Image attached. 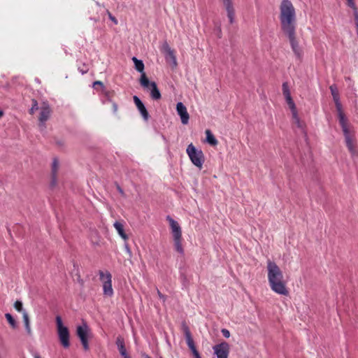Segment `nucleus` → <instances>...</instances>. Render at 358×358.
I'll return each mask as SVG.
<instances>
[{
	"mask_svg": "<svg viewBox=\"0 0 358 358\" xmlns=\"http://www.w3.org/2000/svg\"><path fill=\"white\" fill-rule=\"evenodd\" d=\"M100 280L103 283V294L108 296H111L113 294V289L112 287V275L108 271H99Z\"/></svg>",
	"mask_w": 358,
	"mask_h": 358,
	"instance_id": "5",
	"label": "nucleus"
},
{
	"mask_svg": "<svg viewBox=\"0 0 358 358\" xmlns=\"http://www.w3.org/2000/svg\"><path fill=\"white\" fill-rule=\"evenodd\" d=\"M126 248L127 249L128 251H129V248L127 245H126Z\"/></svg>",
	"mask_w": 358,
	"mask_h": 358,
	"instance_id": "49",
	"label": "nucleus"
},
{
	"mask_svg": "<svg viewBox=\"0 0 358 358\" xmlns=\"http://www.w3.org/2000/svg\"><path fill=\"white\" fill-rule=\"evenodd\" d=\"M187 153L192 164L200 169L204 162V155L201 150H196L192 143H190L187 148Z\"/></svg>",
	"mask_w": 358,
	"mask_h": 358,
	"instance_id": "4",
	"label": "nucleus"
},
{
	"mask_svg": "<svg viewBox=\"0 0 358 358\" xmlns=\"http://www.w3.org/2000/svg\"><path fill=\"white\" fill-rule=\"evenodd\" d=\"M334 103H335V105H336V108L338 114L343 113V109H342V105H341V103L340 102V100L335 101Z\"/></svg>",
	"mask_w": 358,
	"mask_h": 358,
	"instance_id": "33",
	"label": "nucleus"
},
{
	"mask_svg": "<svg viewBox=\"0 0 358 358\" xmlns=\"http://www.w3.org/2000/svg\"><path fill=\"white\" fill-rule=\"evenodd\" d=\"M113 109L115 113L117 110V105L115 103H113Z\"/></svg>",
	"mask_w": 358,
	"mask_h": 358,
	"instance_id": "45",
	"label": "nucleus"
},
{
	"mask_svg": "<svg viewBox=\"0 0 358 358\" xmlns=\"http://www.w3.org/2000/svg\"><path fill=\"white\" fill-rule=\"evenodd\" d=\"M173 241L176 250L180 254H183L184 250L182 245V238H173Z\"/></svg>",
	"mask_w": 358,
	"mask_h": 358,
	"instance_id": "20",
	"label": "nucleus"
},
{
	"mask_svg": "<svg viewBox=\"0 0 358 358\" xmlns=\"http://www.w3.org/2000/svg\"><path fill=\"white\" fill-rule=\"evenodd\" d=\"M90 331V328L86 323H83L82 325H78L76 329L77 336L80 338L83 348L85 350H89L88 336Z\"/></svg>",
	"mask_w": 358,
	"mask_h": 358,
	"instance_id": "6",
	"label": "nucleus"
},
{
	"mask_svg": "<svg viewBox=\"0 0 358 358\" xmlns=\"http://www.w3.org/2000/svg\"><path fill=\"white\" fill-rule=\"evenodd\" d=\"M96 86H100L101 87H103V84L101 81L97 80L94 82L93 87L94 88H96Z\"/></svg>",
	"mask_w": 358,
	"mask_h": 358,
	"instance_id": "37",
	"label": "nucleus"
},
{
	"mask_svg": "<svg viewBox=\"0 0 358 358\" xmlns=\"http://www.w3.org/2000/svg\"><path fill=\"white\" fill-rule=\"evenodd\" d=\"M348 4L350 7H352V8H353L355 6L353 0H348Z\"/></svg>",
	"mask_w": 358,
	"mask_h": 358,
	"instance_id": "43",
	"label": "nucleus"
},
{
	"mask_svg": "<svg viewBox=\"0 0 358 358\" xmlns=\"http://www.w3.org/2000/svg\"><path fill=\"white\" fill-rule=\"evenodd\" d=\"M132 60L135 65V69L138 72L141 73V78H140V83L142 87H148L150 81L146 76L145 72H144V64L141 60L138 59L136 57H134L132 58Z\"/></svg>",
	"mask_w": 358,
	"mask_h": 358,
	"instance_id": "8",
	"label": "nucleus"
},
{
	"mask_svg": "<svg viewBox=\"0 0 358 358\" xmlns=\"http://www.w3.org/2000/svg\"><path fill=\"white\" fill-rule=\"evenodd\" d=\"M121 355V356L123 357V358H131L130 356L128 355L127 350L120 353Z\"/></svg>",
	"mask_w": 358,
	"mask_h": 358,
	"instance_id": "40",
	"label": "nucleus"
},
{
	"mask_svg": "<svg viewBox=\"0 0 358 358\" xmlns=\"http://www.w3.org/2000/svg\"><path fill=\"white\" fill-rule=\"evenodd\" d=\"M51 110L49 106L46 103H43L41 108L39 121L41 123H44L47 121L50 115Z\"/></svg>",
	"mask_w": 358,
	"mask_h": 358,
	"instance_id": "15",
	"label": "nucleus"
},
{
	"mask_svg": "<svg viewBox=\"0 0 358 358\" xmlns=\"http://www.w3.org/2000/svg\"><path fill=\"white\" fill-rule=\"evenodd\" d=\"M56 323L59 341L64 348H69L70 346L69 331L68 328L63 324L59 315H57L56 317Z\"/></svg>",
	"mask_w": 358,
	"mask_h": 358,
	"instance_id": "3",
	"label": "nucleus"
},
{
	"mask_svg": "<svg viewBox=\"0 0 358 358\" xmlns=\"http://www.w3.org/2000/svg\"><path fill=\"white\" fill-rule=\"evenodd\" d=\"M116 187H117V191L119 192V193H120L122 196H125V193H124V190L122 189V187H121L119 185H116Z\"/></svg>",
	"mask_w": 358,
	"mask_h": 358,
	"instance_id": "38",
	"label": "nucleus"
},
{
	"mask_svg": "<svg viewBox=\"0 0 358 358\" xmlns=\"http://www.w3.org/2000/svg\"><path fill=\"white\" fill-rule=\"evenodd\" d=\"M117 347L124 346V339L122 336H118L115 341Z\"/></svg>",
	"mask_w": 358,
	"mask_h": 358,
	"instance_id": "31",
	"label": "nucleus"
},
{
	"mask_svg": "<svg viewBox=\"0 0 358 358\" xmlns=\"http://www.w3.org/2000/svg\"><path fill=\"white\" fill-rule=\"evenodd\" d=\"M166 220L169 222L173 238H182V229L178 222L170 216H167Z\"/></svg>",
	"mask_w": 358,
	"mask_h": 358,
	"instance_id": "10",
	"label": "nucleus"
},
{
	"mask_svg": "<svg viewBox=\"0 0 358 358\" xmlns=\"http://www.w3.org/2000/svg\"><path fill=\"white\" fill-rule=\"evenodd\" d=\"M176 110L180 117L181 122L187 124L189 122V115L185 106L182 102H178L176 105Z\"/></svg>",
	"mask_w": 358,
	"mask_h": 358,
	"instance_id": "12",
	"label": "nucleus"
},
{
	"mask_svg": "<svg viewBox=\"0 0 358 358\" xmlns=\"http://www.w3.org/2000/svg\"><path fill=\"white\" fill-rule=\"evenodd\" d=\"M148 88L150 89V96L152 99L155 100H159L161 99V93L157 88V84L155 82H150Z\"/></svg>",
	"mask_w": 358,
	"mask_h": 358,
	"instance_id": "16",
	"label": "nucleus"
},
{
	"mask_svg": "<svg viewBox=\"0 0 358 358\" xmlns=\"http://www.w3.org/2000/svg\"><path fill=\"white\" fill-rule=\"evenodd\" d=\"M37 109H38L37 101L35 100H33V106L29 111L30 114H33L34 113V111Z\"/></svg>",
	"mask_w": 358,
	"mask_h": 358,
	"instance_id": "35",
	"label": "nucleus"
},
{
	"mask_svg": "<svg viewBox=\"0 0 358 358\" xmlns=\"http://www.w3.org/2000/svg\"><path fill=\"white\" fill-rule=\"evenodd\" d=\"M185 339L189 349L191 350L192 352H194V350H197L195 347L194 342L193 341L192 336L185 337Z\"/></svg>",
	"mask_w": 358,
	"mask_h": 358,
	"instance_id": "21",
	"label": "nucleus"
},
{
	"mask_svg": "<svg viewBox=\"0 0 358 358\" xmlns=\"http://www.w3.org/2000/svg\"><path fill=\"white\" fill-rule=\"evenodd\" d=\"M341 128L344 134L345 139H347V138H352L354 136L352 134H351L348 125L343 127Z\"/></svg>",
	"mask_w": 358,
	"mask_h": 358,
	"instance_id": "26",
	"label": "nucleus"
},
{
	"mask_svg": "<svg viewBox=\"0 0 358 358\" xmlns=\"http://www.w3.org/2000/svg\"><path fill=\"white\" fill-rule=\"evenodd\" d=\"M117 349H118V351H119L120 353L127 350V349L125 348V345L124 346L117 347Z\"/></svg>",
	"mask_w": 358,
	"mask_h": 358,
	"instance_id": "41",
	"label": "nucleus"
},
{
	"mask_svg": "<svg viewBox=\"0 0 358 358\" xmlns=\"http://www.w3.org/2000/svg\"><path fill=\"white\" fill-rule=\"evenodd\" d=\"M206 141L207 142L213 145V146H215L217 145L218 143V141L215 138V137L214 136V135L212 134V132L210 131V130L209 129H207L206 130Z\"/></svg>",
	"mask_w": 358,
	"mask_h": 358,
	"instance_id": "19",
	"label": "nucleus"
},
{
	"mask_svg": "<svg viewBox=\"0 0 358 358\" xmlns=\"http://www.w3.org/2000/svg\"><path fill=\"white\" fill-rule=\"evenodd\" d=\"M23 319H24V323L27 331L28 334H30L31 329H30V326H29V315H23Z\"/></svg>",
	"mask_w": 358,
	"mask_h": 358,
	"instance_id": "27",
	"label": "nucleus"
},
{
	"mask_svg": "<svg viewBox=\"0 0 358 358\" xmlns=\"http://www.w3.org/2000/svg\"><path fill=\"white\" fill-rule=\"evenodd\" d=\"M3 115V111L0 110V118Z\"/></svg>",
	"mask_w": 358,
	"mask_h": 358,
	"instance_id": "47",
	"label": "nucleus"
},
{
	"mask_svg": "<svg viewBox=\"0 0 358 358\" xmlns=\"http://www.w3.org/2000/svg\"><path fill=\"white\" fill-rule=\"evenodd\" d=\"M133 99L143 118L147 121L149 119V113L144 104L137 96H134Z\"/></svg>",
	"mask_w": 358,
	"mask_h": 358,
	"instance_id": "14",
	"label": "nucleus"
},
{
	"mask_svg": "<svg viewBox=\"0 0 358 358\" xmlns=\"http://www.w3.org/2000/svg\"><path fill=\"white\" fill-rule=\"evenodd\" d=\"M330 90H331V95L333 96L334 101L340 100L339 94H338L337 89L334 86L331 85L330 87Z\"/></svg>",
	"mask_w": 358,
	"mask_h": 358,
	"instance_id": "23",
	"label": "nucleus"
},
{
	"mask_svg": "<svg viewBox=\"0 0 358 358\" xmlns=\"http://www.w3.org/2000/svg\"><path fill=\"white\" fill-rule=\"evenodd\" d=\"M282 93H283L284 96L291 94L290 92H289L288 84L287 83H284L282 84Z\"/></svg>",
	"mask_w": 358,
	"mask_h": 358,
	"instance_id": "29",
	"label": "nucleus"
},
{
	"mask_svg": "<svg viewBox=\"0 0 358 358\" xmlns=\"http://www.w3.org/2000/svg\"><path fill=\"white\" fill-rule=\"evenodd\" d=\"M338 115L339 123H340L341 127L348 125L347 119L345 116L344 113L338 114Z\"/></svg>",
	"mask_w": 358,
	"mask_h": 358,
	"instance_id": "25",
	"label": "nucleus"
},
{
	"mask_svg": "<svg viewBox=\"0 0 358 358\" xmlns=\"http://www.w3.org/2000/svg\"><path fill=\"white\" fill-rule=\"evenodd\" d=\"M157 294H158V296H159V298L160 299H162L163 301H165V300H166V296H165L164 294H162L159 292V289H157Z\"/></svg>",
	"mask_w": 358,
	"mask_h": 358,
	"instance_id": "39",
	"label": "nucleus"
},
{
	"mask_svg": "<svg viewBox=\"0 0 358 358\" xmlns=\"http://www.w3.org/2000/svg\"><path fill=\"white\" fill-rule=\"evenodd\" d=\"M192 354L195 358H201V356L197 350H194V352H193Z\"/></svg>",
	"mask_w": 358,
	"mask_h": 358,
	"instance_id": "42",
	"label": "nucleus"
},
{
	"mask_svg": "<svg viewBox=\"0 0 358 358\" xmlns=\"http://www.w3.org/2000/svg\"><path fill=\"white\" fill-rule=\"evenodd\" d=\"M144 358H151V357L148 355H145Z\"/></svg>",
	"mask_w": 358,
	"mask_h": 358,
	"instance_id": "48",
	"label": "nucleus"
},
{
	"mask_svg": "<svg viewBox=\"0 0 358 358\" xmlns=\"http://www.w3.org/2000/svg\"><path fill=\"white\" fill-rule=\"evenodd\" d=\"M113 226L121 238L124 241H127L128 239V236L124 232L123 224L117 221L114 223Z\"/></svg>",
	"mask_w": 358,
	"mask_h": 358,
	"instance_id": "17",
	"label": "nucleus"
},
{
	"mask_svg": "<svg viewBox=\"0 0 358 358\" xmlns=\"http://www.w3.org/2000/svg\"><path fill=\"white\" fill-rule=\"evenodd\" d=\"M345 141L349 152L352 155H355L357 152L356 150L355 143L354 142V136L352 138H347V139H345Z\"/></svg>",
	"mask_w": 358,
	"mask_h": 358,
	"instance_id": "18",
	"label": "nucleus"
},
{
	"mask_svg": "<svg viewBox=\"0 0 358 358\" xmlns=\"http://www.w3.org/2000/svg\"><path fill=\"white\" fill-rule=\"evenodd\" d=\"M6 315V317L8 322L10 324V326L13 328H15L16 327V322H15V320L14 319V317H13V315Z\"/></svg>",
	"mask_w": 358,
	"mask_h": 358,
	"instance_id": "28",
	"label": "nucleus"
},
{
	"mask_svg": "<svg viewBox=\"0 0 358 358\" xmlns=\"http://www.w3.org/2000/svg\"><path fill=\"white\" fill-rule=\"evenodd\" d=\"M285 99H286L287 103V102H289L290 101H292V96H291V94H290V95H288V96H285Z\"/></svg>",
	"mask_w": 358,
	"mask_h": 358,
	"instance_id": "44",
	"label": "nucleus"
},
{
	"mask_svg": "<svg viewBox=\"0 0 358 358\" xmlns=\"http://www.w3.org/2000/svg\"><path fill=\"white\" fill-rule=\"evenodd\" d=\"M221 331H222V335L225 338H229L230 336V332L229 330H227L226 329H222Z\"/></svg>",
	"mask_w": 358,
	"mask_h": 358,
	"instance_id": "36",
	"label": "nucleus"
},
{
	"mask_svg": "<svg viewBox=\"0 0 358 358\" xmlns=\"http://www.w3.org/2000/svg\"><path fill=\"white\" fill-rule=\"evenodd\" d=\"M267 278L271 289L275 293L288 296L289 290L284 280L283 273L274 262L267 261Z\"/></svg>",
	"mask_w": 358,
	"mask_h": 358,
	"instance_id": "2",
	"label": "nucleus"
},
{
	"mask_svg": "<svg viewBox=\"0 0 358 358\" xmlns=\"http://www.w3.org/2000/svg\"><path fill=\"white\" fill-rule=\"evenodd\" d=\"M94 10H95L98 13H100V15H99L97 17H94L93 18L95 22L100 21L101 19L103 20H104V15H108L109 19L115 24H118V21H117V18L115 16H113L108 9H106L103 6H101L100 3H96Z\"/></svg>",
	"mask_w": 358,
	"mask_h": 358,
	"instance_id": "7",
	"label": "nucleus"
},
{
	"mask_svg": "<svg viewBox=\"0 0 358 358\" xmlns=\"http://www.w3.org/2000/svg\"><path fill=\"white\" fill-rule=\"evenodd\" d=\"M214 353L217 358H228L229 353V345L227 342H222L213 347Z\"/></svg>",
	"mask_w": 358,
	"mask_h": 358,
	"instance_id": "9",
	"label": "nucleus"
},
{
	"mask_svg": "<svg viewBox=\"0 0 358 358\" xmlns=\"http://www.w3.org/2000/svg\"><path fill=\"white\" fill-rule=\"evenodd\" d=\"M34 358H41V356L38 354L34 355Z\"/></svg>",
	"mask_w": 358,
	"mask_h": 358,
	"instance_id": "46",
	"label": "nucleus"
},
{
	"mask_svg": "<svg viewBox=\"0 0 358 358\" xmlns=\"http://www.w3.org/2000/svg\"><path fill=\"white\" fill-rule=\"evenodd\" d=\"M287 103L288 104V106H289V108L291 109L292 113H294L295 112H297L295 103L293 101V100L290 101L289 102H287Z\"/></svg>",
	"mask_w": 358,
	"mask_h": 358,
	"instance_id": "34",
	"label": "nucleus"
},
{
	"mask_svg": "<svg viewBox=\"0 0 358 358\" xmlns=\"http://www.w3.org/2000/svg\"><path fill=\"white\" fill-rule=\"evenodd\" d=\"M280 20L281 28L288 36L292 49L294 54L300 58L302 50L299 45L296 38V11L289 0H282L280 5Z\"/></svg>",
	"mask_w": 358,
	"mask_h": 358,
	"instance_id": "1",
	"label": "nucleus"
},
{
	"mask_svg": "<svg viewBox=\"0 0 358 358\" xmlns=\"http://www.w3.org/2000/svg\"><path fill=\"white\" fill-rule=\"evenodd\" d=\"M14 308L17 312H22L23 309L22 303L20 301H16L14 303Z\"/></svg>",
	"mask_w": 358,
	"mask_h": 358,
	"instance_id": "32",
	"label": "nucleus"
},
{
	"mask_svg": "<svg viewBox=\"0 0 358 358\" xmlns=\"http://www.w3.org/2000/svg\"><path fill=\"white\" fill-rule=\"evenodd\" d=\"M117 347L124 346V339L122 336H118L115 341Z\"/></svg>",
	"mask_w": 358,
	"mask_h": 358,
	"instance_id": "30",
	"label": "nucleus"
},
{
	"mask_svg": "<svg viewBox=\"0 0 358 358\" xmlns=\"http://www.w3.org/2000/svg\"><path fill=\"white\" fill-rule=\"evenodd\" d=\"M293 123L299 128H303V123L300 121L297 112L292 113Z\"/></svg>",
	"mask_w": 358,
	"mask_h": 358,
	"instance_id": "22",
	"label": "nucleus"
},
{
	"mask_svg": "<svg viewBox=\"0 0 358 358\" xmlns=\"http://www.w3.org/2000/svg\"><path fill=\"white\" fill-rule=\"evenodd\" d=\"M59 171V162L57 159H54L51 168V180L50 186L55 187L57 184V173Z\"/></svg>",
	"mask_w": 358,
	"mask_h": 358,
	"instance_id": "13",
	"label": "nucleus"
},
{
	"mask_svg": "<svg viewBox=\"0 0 358 358\" xmlns=\"http://www.w3.org/2000/svg\"><path fill=\"white\" fill-rule=\"evenodd\" d=\"M181 327L185 337L192 336L190 330L185 322H182Z\"/></svg>",
	"mask_w": 358,
	"mask_h": 358,
	"instance_id": "24",
	"label": "nucleus"
},
{
	"mask_svg": "<svg viewBox=\"0 0 358 358\" xmlns=\"http://www.w3.org/2000/svg\"><path fill=\"white\" fill-rule=\"evenodd\" d=\"M222 2L227 11L230 24H233L235 18V9L232 0H222Z\"/></svg>",
	"mask_w": 358,
	"mask_h": 358,
	"instance_id": "11",
	"label": "nucleus"
}]
</instances>
